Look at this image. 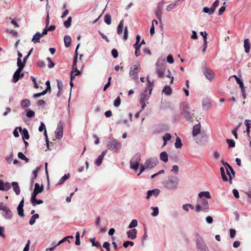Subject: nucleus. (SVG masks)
<instances>
[{
	"instance_id": "40",
	"label": "nucleus",
	"mask_w": 251,
	"mask_h": 251,
	"mask_svg": "<svg viewBox=\"0 0 251 251\" xmlns=\"http://www.w3.org/2000/svg\"><path fill=\"white\" fill-rule=\"evenodd\" d=\"M138 222L136 220L134 219L131 221L129 225H128V227L129 228H132L137 226Z\"/></svg>"
},
{
	"instance_id": "53",
	"label": "nucleus",
	"mask_w": 251,
	"mask_h": 251,
	"mask_svg": "<svg viewBox=\"0 0 251 251\" xmlns=\"http://www.w3.org/2000/svg\"><path fill=\"white\" fill-rule=\"evenodd\" d=\"M127 37H128V29H127V27L126 26L124 29L123 39L124 40H126L127 39Z\"/></svg>"
},
{
	"instance_id": "55",
	"label": "nucleus",
	"mask_w": 251,
	"mask_h": 251,
	"mask_svg": "<svg viewBox=\"0 0 251 251\" xmlns=\"http://www.w3.org/2000/svg\"><path fill=\"white\" fill-rule=\"evenodd\" d=\"M111 53H112L113 57L114 58H117V57L118 56V51L117 50H116L115 49H113L111 51Z\"/></svg>"
},
{
	"instance_id": "19",
	"label": "nucleus",
	"mask_w": 251,
	"mask_h": 251,
	"mask_svg": "<svg viewBox=\"0 0 251 251\" xmlns=\"http://www.w3.org/2000/svg\"><path fill=\"white\" fill-rule=\"evenodd\" d=\"M234 76L236 78L237 82L239 85V86L241 89L243 98L245 99L246 98V96L245 95V90L243 82L237 76L234 75Z\"/></svg>"
},
{
	"instance_id": "41",
	"label": "nucleus",
	"mask_w": 251,
	"mask_h": 251,
	"mask_svg": "<svg viewBox=\"0 0 251 251\" xmlns=\"http://www.w3.org/2000/svg\"><path fill=\"white\" fill-rule=\"evenodd\" d=\"M175 145L176 148H180L182 146V143L179 137H177L176 139Z\"/></svg>"
},
{
	"instance_id": "35",
	"label": "nucleus",
	"mask_w": 251,
	"mask_h": 251,
	"mask_svg": "<svg viewBox=\"0 0 251 251\" xmlns=\"http://www.w3.org/2000/svg\"><path fill=\"white\" fill-rule=\"evenodd\" d=\"M89 240L93 246H95L97 248H101V245L100 242H96L95 238H90Z\"/></svg>"
},
{
	"instance_id": "59",
	"label": "nucleus",
	"mask_w": 251,
	"mask_h": 251,
	"mask_svg": "<svg viewBox=\"0 0 251 251\" xmlns=\"http://www.w3.org/2000/svg\"><path fill=\"white\" fill-rule=\"evenodd\" d=\"M57 86L59 89V91L57 94V96L59 97L60 95L62 93V85L59 83L58 81H57Z\"/></svg>"
},
{
	"instance_id": "57",
	"label": "nucleus",
	"mask_w": 251,
	"mask_h": 251,
	"mask_svg": "<svg viewBox=\"0 0 251 251\" xmlns=\"http://www.w3.org/2000/svg\"><path fill=\"white\" fill-rule=\"evenodd\" d=\"M168 74L166 76L167 77L170 78L171 79L170 84H172L173 83L174 77L173 76H172L171 75V73L170 71L169 70H168Z\"/></svg>"
},
{
	"instance_id": "34",
	"label": "nucleus",
	"mask_w": 251,
	"mask_h": 251,
	"mask_svg": "<svg viewBox=\"0 0 251 251\" xmlns=\"http://www.w3.org/2000/svg\"><path fill=\"white\" fill-rule=\"evenodd\" d=\"M17 64L18 66V70H23L25 65V63L24 62V61L22 62L21 59L20 58L17 59Z\"/></svg>"
},
{
	"instance_id": "5",
	"label": "nucleus",
	"mask_w": 251,
	"mask_h": 251,
	"mask_svg": "<svg viewBox=\"0 0 251 251\" xmlns=\"http://www.w3.org/2000/svg\"><path fill=\"white\" fill-rule=\"evenodd\" d=\"M166 70V65L164 61H158L156 63V72L157 76L162 78L165 76V72Z\"/></svg>"
},
{
	"instance_id": "28",
	"label": "nucleus",
	"mask_w": 251,
	"mask_h": 251,
	"mask_svg": "<svg viewBox=\"0 0 251 251\" xmlns=\"http://www.w3.org/2000/svg\"><path fill=\"white\" fill-rule=\"evenodd\" d=\"M70 176L69 174H65L64 176L61 177L59 179V181L56 184V185H61L64 183V182L68 179Z\"/></svg>"
},
{
	"instance_id": "39",
	"label": "nucleus",
	"mask_w": 251,
	"mask_h": 251,
	"mask_svg": "<svg viewBox=\"0 0 251 251\" xmlns=\"http://www.w3.org/2000/svg\"><path fill=\"white\" fill-rule=\"evenodd\" d=\"M104 21L106 24L108 25H110L111 23V17L110 15L109 14H106L104 16Z\"/></svg>"
},
{
	"instance_id": "52",
	"label": "nucleus",
	"mask_w": 251,
	"mask_h": 251,
	"mask_svg": "<svg viewBox=\"0 0 251 251\" xmlns=\"http://www.w3.org/2000/svg\"><path fill=\"white\" fill-rule=\"evenodd\" d=\"M110 244L108 242H104L103 247L105 248L106 251H110Z\"/></svg>"
},
{
	"instance_id": "46",
	"label": "nucleus",
	"mask_w": 251,
	"mask_h": 251,
	"mask_svg": "<svg viewBox=\"0 0 251 251\" xmlns=\"http://www.w3.org/2000/svg\"><path fill=\"white\" fill-rule=\"evenodd\" d=\"M226 142L229 148H233L235 147V144L233 140L227 139Z\"/></svg>"
},
{
	"instance_id": "10",
	"label": "nucleus",
	"mask_w": 251,
	"mask_h": 251,
	"mask_svg": "<svg viewBox=\"0 0 251 251\" xmlns=\"http://www.w3.org/2000/svg\"><path fill=\"white\" fill-rule=\"evenodd\" d=\"M219 0H216L212 4L210 8L207 7H204L203 8L202 11L206 13H208L209 15L213 14L217 7L219 5Z\"/></svg>"
},
{
	"instance_id": "61",
	"label": "nucleus",
	"mask_w": 251,
	"mask_h": 251,
	"mask_svg": "<svg viewBox=\"0 0 251 251\" xmlns=\"http://www.w3.org/2000/svg\"><path fill=\"white\" fill-rule=\"evenodd\" d=\"M72 71H73V73L76 72V73L75 74V75H79L80 74V72L78 70L76 66H72Z\"/></svg>"
},
{
	"instance_id": "27",
	"label": "nucleus",
	"mask_w": 251,
	"mask_h": 251,
	"mask_svg": "<svg viewBox=\"0 0 251 251\" xmlns=\"http://www.w3.org/2000/svg\"><path fill=\"white\" fill-rule=\"evenodd\" d=\"M162 93H164L167 96H170L172 93V89L170 86L165 85L162 90Z\"/></svg>"
},
{
	"instance_id": "60",
	"label": "nucleus",
	"mask_w": 251,
	"mask_h": 251,
	"mask_svg": "<svg viewBox=\"0 0 251 251\" xmlns=\"http://www.w3.org/2000/svg\"><path fill=\"white\" fill-rule=\"evenodd\" d=\"M230 236L231 238H233L236 234V230L234 229L231 228L229 230Z\"/></svg>"
},
{
	"instance_id": "51",
	"label": "nucleus",
	"mask_w": 251,
	"mask_h": 251,
	"mask_svg": "<svg viewBox=\"0 0 251 251\" xmlns=\"http://www.w3.org/2000/svg\"><path fill=\"white\" fill-rule=\"evenodd\" d=\"M121 104V99L120 97H118L115 100L114 102V105L115 107H118Z\"/></svg>"
},
{
	"instance_id": "58",
	"label": "nucleus",
	"mask_w": 251,
	"mask_h": 251,
	"mask_svg": "<svg viewBox=\"0 0 251 251\" xmlns=\"http://www.w3.org/2000/svg\"><path fill=\"white\" fill-rule=\"evenodd\" d=\"M46 93H47V91H43L41 93H38L34 94L33 97L34 98H38L42 95H45Z\"/></svg>"
},
{
	"instance_id": "8",
	"label": "nucleus",
	"mask_w": 251,
	"mask_h": 251,
	"mask_svg": "<svg viewBox=\"0 0 251 251\" xmlns=\"http://www.w3.org/2000/svg\"><path fill=\"white\" fill-rule=\"evenodd\" d=\"M107 146L109 150L116 152L120 150L121 145L117 140L113 139L108 141Z\"/></svg>"
},
{
	"instance_id": "38",
	"label": "nucleus",
	"mask_w": 251,
	"mask_h": 251,
	"mask_svg": "<svg viewBox=\"0 0 251 251\" xmlns=\"http://www.w3.org/2000/svg\"><path fill=\"white\" fill-rule=\"evenodd\" d=\"M220 171H221V176H222L223 180L224 181H227L228 180V178H227V177L226 176V175L225 169H224V167H221L220 168Z\"/></svg>"
},
{
	"instance_id": "26",
	"label": "nucleus",
	"mask_w": 251,
	"mask_h": 251,
	"mask_svg": "<svg viewBox=\"0 0 251 251\" xmlns=\"http://www.w3.org/2000/svg\"><path fill=\"white\" fill-rule=\"evenodd\" d=\"M64 41L66 47L68 48L71 46L72 39L70 36L65 35L64 38Z\"/></svg>"
},
{
	"instance_id": "22",
	"label": "nucleus",
	"mask_w": 251,
	"mask_h": 251,
	"mask_svg": "<svg viewBox=\"0 0 251 251\" xmlns=\"http://www.w3.org/2000/svg\"><path fill=\"white\" fill-rule=\"evenodd\" d=\"M244 47L246 53H249L250 51L251 43L249 39H245L244 41Z\"/></svg>"
},
{
	"instance_id": "15",
	"label": "nucleus",
	"mask_w": 251,
	"mask_h": 251,
	"mask_svg": "<svg viewBox=\"0 0 251 251\" xmlns=\"http://www.w3.org/2000/svg\"><path fill=\"white\" fill-rule=\"evenodd\" d=\"M22 70H17L14 74L12 81L14 83H16L20 79V77H23L24 76V73H21Z\"/></svg>"
},
{
	"instance_id": "54",
	"label": "nucleus",
	"mask_w": 251,
	"mask_h": 251,
	"mask_svg": "<svg viewBox=\"0 0 251 251\" xmlns=\"http://www.w3.org/2000/svg\"><path fill=\"white\" fill-rule=\"evenodd\" d=\"M167 61L170 64H172L174 62L173 57L172 55L169 54L167 57Z\"/></svg>"
},
{
	"instance_id": "25",
	"label": "nucleus",
	"mask_w": 251,
	"mask_h": 251,
	"mask_svg": "<svg viewBox=\"0 0 251 251\" xmlns=\"http://www.w3.org/2000/svg\"><path fill=\"white\" fill-rule=\"evenodd\" d=\"M42 37L40 32L36 33L33 36L32 42L34 44L40 42V38Z\"/></svg>"
},
{
	"instance_id": "36",
	"label": "nucleus",
	"mask_w": 251,
	"mask_h": 251,
	"mask_svg": "<svg viewBox=\"0 0 251 251\" xmlns=\"http://www.w3.org/2000/svg\"><path fill=\"white\" fill-rule=\"evenodd\" d=\"M79 46V44H78L75 50V54L74 58V61L72 66H76V62L78 57V53H77V49H78Z\"/></svg>"
},
{
	"instance_id": "2",
	"label": "nucleus",
	"mask_w": 251,
	"mask_h": 251,
	"mask_svg": "<svg viewBox=\"0 0 251 251\" xmlns=\"http://www.w3.org/2000/svg\"><path fill=\"white\" fill-rule=\"evenodd\" d=\"M179 179L176 176H171L165 183L166 188L169 190H176L177 188Z\"/></svg>"
},
{
	"instance_id": "43",
	"label": "nucleus",
	"mask_w": 251,
	"mask_h": 251,
	"mask_svg": "<svg viewBox=\"0 0 251 251\" xmlns=\"http://www.w3.org/2000/svg\"><path fill=\"white\" fill-rule=\"evenodd\" d=\"M40 193V191L37 190V189H34L33 192H32L31 194V200H32L34 201L35 200V198H36L37 195Z\"/></svg>"
},
{
	"instance_id": "24",
	"label": "nucleus",
	"mask_w": 251,
	"mask_h": 251,
	"mask_svg": "<svg viewBox=\"0 0 251 251\" xmlns=\"http://www.w3.org/2000/svg\"><path fill=\"white\" fill-rule=\"evenodd\" d=\"M198 196L200 199H203V197L206 199H210L211 198L210 194L208 191L201 192L199 194Z\"/></svg>"
},
{
	"instance_id": "30",
	"label": "nucleus",
	"mask_w": 251,
	"mask_h": 251,
	"mask_svg": "<svg viewBox=\"0 0 251 251\" xmlns=\"http://www.w3.org/2000/svg\"><path fill=\"white\" fill-rule=\"evenodd\" d=\"M222 162L224 165L226 170H230V172L232 173V175H233V176H235V172L234 171L232 167L228 163L226 162H224L222 161Z\"/></svg>"
},
{
	"instance_id": "37",
	"label": "nucleus",
	"mask_w": 251,
	"mask_h": 251,
	"mask_svg": "<svg viewBox=\"0 0 251 251\" xmlns=\"http://www.w3.org/2000/svg\"><path fill=\"white\" fill-rule=\"evenodd\" d=\"M171 135L170 133H167L163 136V140L164 141V143L163 146H165L166 145V142L167 141L169 140L171 138Z\"/></svg>"
},
{
	"instance_id": "33",
	"label": "nucleus",
	"mask_w": 251,
	"mask_h": 251,
	"mask_svg": "<svg viewBox=\"0 0 251 251\" xmlns=\"http://www.w3.org/2000/svg\"><path fill=\"white\" fill-rule=\"evenodd\" d=\"M178 4V1H176L175 3H171L167 7L166 10L168 12H170L174 9Z\"/></svg>"
},
{
	"instance_id": "3",
	"label": "nucleus",
	"mask_w": 251,
	"mask_h": 251,
	"mask_svg": "<svg viewBox=\"0 0 251 251\" xmlns=\"http://www.w3.org/2000/svg\"><path fill=\"white\" fill-rule=\"evenodd\" d=\"M147 80L148 81V84L146 87V89L145 91V92L144 94H142L140 96V103H144V102H145V101L147 100L148 98H149V96H148L146 93L147 92V90H149V95H150L151 93V91L153 89V81L151 82V80L149 79V77L148 76L147 77Z\"/></svg>"
},
{
	"instance_id": "16",
	"label": "nucleus",
	"mask_w": 251,
	"mask_h": 251,
	"mask_svg": "<svg viewBox=\"0 0 251 251\" xmlns=\"http://www.w3.org/2000/svg\"><path fill=\"white\" fill-rule=\"evenodd\" d=\"M137 234V230L135 228L129 230L126 232L128 238L131 240H134L136 238Z\"/></svg>"
},
{
	"instance_id": "32",
	"label": "nucleus",
	"mask_w": 251,
	"mask_h": 251,
	"mask_svg": "<svg viewBox=\"0 0 251 251\" xmlns=\"http://www.w3.org/2000/svg\"><path fill=\"white\" fill-rule=\"evenodd\" d=\"M30 105V101L28 99H24L21 101V106L23 108H27Z\"/></svg>"
},
{
	"instance_id": "31",
	"label": "nucleus",
	"mask_w": 251,
	"mask_h": 251,
	"mask_svg": "<svg viewBox=\"0 0 251 251\" xmlns=\"http://www.w3.org/2000/svg\"><path fill=\"white\" fill-rule=\"evenodd\" d=\"M124 27V20H122L118 26L117 27V34L120 35L122 33L123 29Z\"/></svg>"
},
{
	"instance_id": "56",
	"label": "nucleus",
	"mask_w": 251,
	"mask_h": 251,
	"mask_svg": "<svg viewBox=\"0 0 251 251\" xmlns=\"http://www.w3.org/2000/svg\"><path fill=\"white\" fill-rule=\"evenodd\" d=\"M34 189H37V191H40V193H41L43 191V186L42 185L41 187L40 186L39 184L38 183H36L35 184Z\"/></svg>"
},
{
	"instance_id": "9",
	"label": "nucleus",
	"mask_w": 251,
	"mask_h": 251,
	"mask_svg": "<svg viewBox=\"0 0 251 251\" xmlns=\"http://www.w3.org/2000/svg\"><path fill=\"white\" fill-rule=\"evenodd\" d=\"M141 68L140 65L137 64L133 65L130 67L129 75L133 79H137L138 78L137 73L140 71Z\"/></svg>"
},
{
	"instance_id": "21",
	"label": "nucleus",
	"mask_w": 251,
	"mask_h": 251,
	"mask_svg": "<svg viewBox=\"0 0 251 251\" xmlns=\"http://www.w3.org/2000/svg\"><path fill=\"white\" fill-rule=\"evenodd\" d=\"M162 9H163L162 6L158 5L156 9V10H155V15L160 22L161 21Z\"/></svg>"
},
{
	"instance_id": "6",
	"label": "nucleus",
	"mask_w": 251,
	"mask_h": 251,
	"mask_svg": "<svg viewBox=\"0 0 251 251\" xmlns=\"http://www.w3.org/2000/svg\"><path fill=\"white\" fill-rule=\"evenodd\" d=\"M2 216L7 220H10L12 218V213L11 210L6 206L2 202H0V211Z\"/></svg>"
},
{
	"instance_id": "49",
	"label": "nucleus",
	"mask_w": 251,
	"mask_h": 251,
	"mask_svg": "<svg viewBox=\"0 0 251 251\" xmlns=\"http://www.w3.org/2000/svg\"><path fill=\"white\" fill-rule=\"evenodd\" d=\"M129 245H130L131 246H133L134 245V243L132 241H127L124 242L123 243V246L126 248H127L128 246Z\"/></svg>"
},
{
	"instance_id": "1",
	"label": "nucleus",
	"mask_w": 251,
	"mask_h": 251,
	"mask_svg": "<svg viewBox=\"0 0 251 251\" xmlns=\"http://www.w3.org/2000/svg\"><path fill=\"white\" fill-rule=\"evenodd\" d=\"M198 203L196 206L195 210L197 212L202 211L208 212L209 210V206L208 201L205 199H201L198 200Z\"/></svg>"
},
{
	"instance_id": "48",
	"label": "nucleus",
	"mask_w": 251,
	"mask_h": 251,
	"mask_svg": "<svg viewBox=\"0 0 251 251\" xmlns=\"http://www.w3.org/2000/svg\"><path fill=\"white\" fill-rule=\"evenodd\" d=\"M17 211H18V215L20 217H23L24 216L23 207H17Z\"/></svg>"
},
{
	"instance_id": "11",
	"label": "nucleus",
	"mask_w": 251,
	"mask_h": 251,
	"mask_svg": "<svg viewBox=\"0 0 251 251\" xmlns=\"http://www.w3.org/2000/svg\"><path fill=\"white\" fill-rule=\"evenodd\" d=\"M140 158H131L130 161V168L136 171L140 164Z\"/></svg>"
},
{
	"instance_id": "63",
	"label": "nucleus",
	"mask_w": 251,
	"mask_h": 251,
	"mask_svg": "<svg viewBox=\"0 0 251 251\" xmlns=\"http://www.w3.org/2000/svg\"><path fill=\"white\" fill-rule=\"evenodd\" d=\"M103 158H97L95 161V164L99 166L101 165Z\"/></svg>"
},
{
	"instance_id": "14",
	"label": "nucleus",
	"mask_w": 251,
	"mask_h": 251,
	"mask_svg": "<svg viewBox=\"0 0 251 251\" xmlns=\"http://www.w3.org/2000/svg\"><path fill=\"white\" fill-rule=\"evenodd\" d=\"M11 188V184L9 182H4L1 179H0V190L7 191Z\"/></svg>"
},
{
	"instance_id": "7",
	"label": "nucleus",
	"mask_w": 251,
	"mask_h": 251,
	"mask_svg": "<svg viewBox=\"0 0 251 251\" xmlns=\"http://www.w3.org/2000/svg\"><path fill=\"white\" fill-rule=\"evenodd\" d=\"M194 110H191L190 108L187 105H184L182 114L183 115L184 118L187 121H190L193 118L194 114Z\"/></svg>"
},
{
	"instance_id": "44",
	"label": "nucleus",
	"mask_w": 251,
	"mask_h": 251,
	"mask_svg": "<svg viewBox=\"0 0 251 251\" xmlns=\"http://www.w3.org/2000/svg\"><path fill=\"white\" fill-rule=\"evenodd\" d=\"M71 22H72V17H69L68 18L67 20H66V21H65L64 22V25L66 27L68 28L71 26Z\"/></svg>"
},
{
	"instance_id": "12",
	"label": "nucleus",
	"mask_w": 251,
	"mask_h": 251,
	"mask_svg": "<svg viewBox=\"0 0 251 251\" xmlns=\"http://www.w3.org/2000/svg\"><path fill=\"white\" fill-rule=\"evenodd\" d=\"M202 70L203 74L207 79L211 80L213 78L214 74L211 70L206 67H203Z\"/></svg>"
},
{
	"instance_id": "42",
	"label": "nucleus",
	"mask_w": 251,
	"mask_h": 251,
	"mask_svg": "<svg viewBox=\"0 0 251 251\" xmlns=\"http://www.w3.org/2000/svg\"><path fill=\"white\" fill-rule=\"evenodd\" d=\"M31 202L33 206H35L36 204H40L43 203V201L42 200H37L36 198H35V200L34 201L31 200Z\"/></svg>"
},
{
	"instance_id": "45",
	"label": "nucleus",
	"mask_w": 251,
	"mask_h": 251,
	"mask_svg": "<svg viewBox=\"0 0 251 251\" xmlns=\"http://www.w3.org/2000/svg\"><path fill=\"white\" fill-rule=\"evenodd\" d=\"M151 209L153 210L151 215L152 216H157L159 214V209L157 207H152Z\"/></svg>"
},
{
	"instance_id": "4",
	"label": "nucleus",
	"mask_w": 251,
	"mask_h": 251,
	"mask_svg": "<svg viewBox=\"0 0 251 251\" xmlns=\"http://www.w3.org/2000/svg\"><path fill=\"white\" fill-rule=\"evenodd\" d=\"M196 244L198 251H209L203 239L199 235L196 237Z\"/></svg>"
},
{
	"instance_id": "64",
	"label": "nucleus",
	"mask_w": 251,
	"mask_h": 251,
	"mask_svg": "<svg viewBox=\"0 0 251 251\" xmlns=\"http://www.w3.org/2000/svg\"><path fill=\"white\" fill-rule=\"evenodd\" d=\"M30 244V240H28L27 241V243L23 250V251H29Z\"/></svg>"
},
{
	"instance_id": "18",
	"label": "nucleus",
	"mask_w": 251,
	"mask_h": 251,
	"mask_svg": "<svg viewBox=\"0 0 251 251\" xmlns=\"http://www.w3.org/2000/svg\"><path fill=\"white\" fill-rule=\"evenodd\" d=\"M12 186L13 189L17 195H19L21 193L20 188L19 186L18 183L16 181H13L11 184V187Z\"/></svg>"
},
{
	"instance_id": "47",
	"label": "nucleus",
	"mask_w": 251,
	"mask_h": 251,
	"mask_svg": "<svg viewBox=\"0 0 251 251\" xmlns=\"http://www.w3.org/2000/svg\"><path fill=\"white\" fill-rule=\"evenodd\" d=\"M67 5L65 3L63 5V9H65L62 15L61 16L62 18L65 17L69 13L68 10L66 9Z\"/></svg>"
},
{
	"instance_id": "20",
	"label": "nucleus",
	"mask_w": 251,
	"mask_h": 251,
	"mask_svg": "<svg viewBox=\"0 0 251 251\" xmlns=\"http://www.w3.org/2000/svg\"><path fill=\"white\" fill-rule=\"evenodd\" d=\"M19 131L20 132H22V135L24 140L25 139L28 140L29 138L28 132L26 128H24V129H22L21 127H19Z\"/></svg>"
},
{
	"instance_id": "23",
	"label": "nucleus",
	"mask_w": 251,
	"mask_h": 251,
	"mask_svg": "<svg viewBox=\"0 0 251 251\" xmlns=\"http://www.w3.org/2000/svg\"><path fill=\"white\" fill-rule=\"evenodd\" d=\"M146 165L147 168L151 169L156 165V162L150 158L146 160Z\"/></svg>"
},
{
	"instance_id": "62",
	"label": "nucleus",
	"mask_w": 251,
	"mask_h": 251,
	"mask_svg": "<svg viewBox=\"0 0 251 251\" xmlns=\"http://www.w3.org/2000/svg\"><path fill=\"white\" fill-rule=\"evenodd\" d=\"M232 193L234 195V196L236 198V199H238L239 198V192H238V191L236 189H234L233 190H232Z\"/></svg>"
},
{
	"instance_id": "29",
	"label": "nucleus",
	"mask_w": 251,
	"mask_h": 251,
	"mask_svg": "<svg viewBox=\"0 0 251 251\" xmlns=\"http://www.w3.org/2000/svg\"><path fill=\"white\" fill-rule=\"evenodd\" d=\"M201 131V126L200 124L195 125L193 129V135L195 136L197 135Z\"/></svg>"
},
{
	"instance_id": "50",
	"label": "nucleus",
	"mask_w": 251,
	"mask_h": 251,
	"mask_svg": "<svg viewBox=\"0 0 251 251\" xmlns=\"http://www.w3.org/2000/svg\"><path fill=\"white\" fill-rule=\"evenodd\" d=\"M35 116V112L31 110H28L26 113V116L28 118H32Z\"/></svg>"
},
{
	"instance_id": "17",
	"label": "nucleus",
	"mask_w": 251,
	"mask_h": 251,
	"mask_svg": "<svg viewBox=\"0 0 251 251\" xmlns=\"http://www.w3.org/2000/svg\"><path fill=\"white\" fill-rule=\"evenodd\" d=\"M160 193V190L158 189H155L151 190H149L147 192V196L146 197L147 199H149L152 196L157 197Z\"/></svg>"
},
{
	"instance_id": "13",
	"label": "nucleus",
	"mask_w": 251,
	"mask_h": 251,
	"mask_svg": "<svg viewBox=\"0 0 251 251\" xmlns=\"http://www.w3.org/2000/svg\"><path fill=\"white\" fill-rule=\"evenodd\" d=\"M63 131V128L61 122H59V123L57 125V127L55 131V137L57 139H60L62 137Z\"/></svg>"
}]
</instances>
